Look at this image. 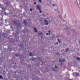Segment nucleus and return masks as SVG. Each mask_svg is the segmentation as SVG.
<instances>
[{
  "label": "nucleus",
  "instance_id": "obj_17",
  "mask_svg": "<svg viewBox=\"0 0 80 80\" xmlns=\"http://www.w3.org/2000/svg\"><path fill=\"white\" fill-rule=\"evenodd\" d=\"M46 35H48V33H46Z\"/></svg>",
  "mask_w": 80,
  "mask_h": 80
},
{
  "label": "nucleus",
  "instance_id": "obj_1",
  "mask_svg": "<svg viewBox=\"0 0 80 80\" xmlns=\"http://www.w3.org/2000/svg\"><path fill=\"white\" fill-rule=\"evenodd\" d=\"M37 9H38V10H39L40 13H42V11H41V9H40V8L39 5H38L37 7Z\"/></svg>",
  "mask_w": 80,
  "mask_h": 80
},
{
  "label": "nucleus",
  "instance_id": "obj_15",
  "mask_svg": "<svg viewBox=\"0 0 80 80\" xmlns=\"http://www.w3.org/2000/svg\"><path fill=\"white\" fill-rule=\"evenodd\" d=\"M34 3V4H35V5H36V3Z\"/></svg>",
  "mask_w": 80,
  "mask_h": 80
},
{
  "label": "nucleus",
  "instance_id": "obj_3",
  "mask_svg": "<svg viewBox=\"0 0 80 80\" xmlns=\"http://www.w3.org/2000/svg\"><path fill=\"white\" fill-rule=\"evenodd\" d=\"M34 30H35L34 31V32H37V29H36V28H34Z\"/></svg>",
  "mask_w": 80,
  "mask_h": 80
},
{
  "label": "nucleus",
  "instance_id": "obj_13",
  "mask_svg": "<svg viewBox=\"0 0 80 80\" xmlns=\"http://www.w3.org/2000/svg\"><path fill=\"white\" fill-rule=\"evenodd\" d=\"M65 59H63V60L62 61V62H65Z\"/></svg>",
  "mask_w": 80,
  "mask_h": 80
},
{
  "label": "nucleus",
  "instance_id": "obj_2",
  "mask_svg": "<svg viewBox=\"0 0 80 80\" xmlns=\"http://www.w3.org/2000/svg\"><path fill=\"white\" fill-rule=\"evenodd\" d=\"M44 21L45 22V25H47L48 24V21H47V20H45V21Z\"/></svg>",
  "mask_w": 80,
  "mask_h": 80
},
{
  "label": "nucleus",
  "instance_id": "obj_11",
  "mask_svg": "<svg viewBox=\"0 0 80 80\" xmlns=\"http://www.w3.org/2000/svg\"><path fill=\"white\" fill-rule=\"evenodd\" d=\"M58 42H59V43H60V41H59V39H58Z\"/></svg>",
  "mask_w": 80,
  "mask_h": 80
},
{
  "label": "nucleus",
  "instance_id": "obj_7",
  "mask_svg": "<svg viewBox=\"0 0 80 80\" xmlns=\"http://www.w3.org/2000/svg\"><path fill=\"white\" fill-rule=\"evenodd\" d=\"M68 50H69V49H68V48H67L66 50V52H68Z\"/></svg>",
  "mask_w": 80,
  "mask_h": 80
},
{
  "label": "nucleus",
  "instance_id": "obj_20",
  "mask_svg": "<svg viewBox=\"0 0 80 80\" xmlns=\"http://www.w3.org/2000/svg\"><path fill=\"white\" fill-rule=\"evenodd\" d=\"M55 68H56V67H55Z\"/></svg>",
  "mask_w": 80,
  "mask_h": 80
},
{
  "label": "nucleus",
  "instance_id": "obj_14",
  "mask_svg": "<svg viewBox=\"0 0 80 80\" xmlns=\"http://www.w3.org/2000/svg\"><path fill=\"white\" fill-rule=\"evenodd\" d=\"M58 42H57V44H55L54 45H57V44H58Z\"/></svg>",
  "mask_w": 80,
  "mask_h": 80
},
{
  "label": "nucleus",
  "instance_id": "obj_8",
  "mask_svg": "<svg viewBox=\"0 0 80 80\" xmlns=\"http://www.w3.org/2000/svg\"><path fill=\"white\" fill-rule=\"evenodd\" d=\"M76 76H78V75H79V73H77V74H76Z\"/></svg>",
  "mask_w": 80,
  "mask_h": 80
},
{
  "label": "nucleus",
  "instance_id": "obj_4",
  "mask_svg": "<svg viewBox=\"0 0 80 80\" xmlns=\"http://www.w3.org/2000/svg\"><path fill=\"white\" fill-rule=\"evenodd\" d=\"M38 2L39 3H41L42 2V1L40 0H38Z\"/></svg>",
  "mask_w": 80,
  "mask_h": 80
},
{
  "label": "nucleus",
  "instance_id": "obj_18",
  "mask_svg": "<svg viewBox=\"0 0 80 80\" xmlns=\"http://www.w3.org/2000/svg\"><path fill=\"white\" fill-rule=\"evenodd\" d=\"M59 62H60V59L59 60Z\"/></svg>",
  "mask_w": 80,
  "mask_h": 80
},
{
  "label": "nucleus",
  "instance_id": "obj_6",
  "mask_svg": "<svg viewBox=\"0 0 80 80\" xmlns=\"http://www.w3.org/2000/svg\"><path fill=\"white\" fill-rule=\"evenodd\" d=\"M32 52H30V53H29V55L30 56H32Z\"/></svg>",
  "mask_w": 80,
  "mask_h": 80
},
{
  "label": "nucleus",
  "instance_id": "obj_12",
  "mask_svg": "<svg viewBox=\"0 0 80 80\" xmlns=\"http://www.w3.org/2000/svg\"><path fill=\"white\" fill-rule=\"evenodd\" d=\"M32 9H30V11H31H31H32Z\"/></svg>",
  "mask_w": 80,
  "mask_h": 80
},
{
  "label": "nucleus",
  "instance_id": "obj_9",
  "mask_svg": "<svg viewBox=\"0 0 80 80\" xmlns=\"http://www.w3.org/2000/svg\"><path fill=\"white\" fill-rule=\"evenodd\" d=\"M55 5H56L55 4H53L52 5V7H55Z\"/></svg>",
  "mask_w": 80,
  "mask_h": 80
},
{
  "label": "nucleus",
  "instance_id": "obj_10",
  "mask_svg": "<svg viewBox=\"0 0 80 80\" xmlns=\"http://www.w3.org/2000/svg\"><path fill=\"white\" fill-rule=\"evenodd\" d=\"M0 78H1V79H2V76H0Z\"/></svg>",
  "mask_w": 80,
  "mask_h": 80
},
{
  "label": "nucleus",
  "instance_id": "obj_5",
  "mask_svg": "<svg viewBox=\"0 0 80 80\" xmlns=\"http://www.w3.org/2000/svg\"><path fill=\"white\" fill-rule=\"evenodd\" d=\"M77 60H79V61H80V58H77Z\"/></svg>",
  "mask_w": 80,
  "mask_h": 80
},
{
  "label": "nucleus",
  "instance_id": "obj_19",
  "mask_svg": "<svg viewBox=\"0 0 80 80\" xmlns=\"http://www.w3.org/2000/svg\"><path fill=\"white\" fill-rule=\"evenodd\" d=\"M56 68H58V67H57Z\"/></svg>",
  "mask_w": 80,
  "mask_h": 80
},
{
  "label": "nucleus",
  "instance_id": "obj_16",
  "mask_svg": "<svg viewBox=\"0 0 80 80\" xmlns=\"http://www.w3.org/2000/svg\"><path fill=\"white\" fill-rule=\"evenodd\" d=\"M50 31H48V33H50Z\"/></svg>",
  "mask_w": 80,
  "mask_h": 80
}]
</instances>
